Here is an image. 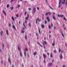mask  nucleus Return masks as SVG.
I'll return each instance as SVG.
<instances>
[{"mask_svg":"<svg viewBox=\"0 0 67 67\" xmlns=\"http://www.w3.org/2000/svg\"><path fill=\"white\" fill-rule=\"evenodd\" d=\"M18 49L19 51H20V47H18Z\"/></svg>","mask_w":67,"mask_h":67,"instance_id":"34","label":"nucleus"},{"mask_svg":"<svg viewBox=\"0 0 67 67\" xmlns=\"http://www.w3.org/2000/svg\"><path fill=\"white\" fill-rule=\"evenodd\" d=\"M65 1H64V2H62V4H65Z\"/></svg>","mask_w":67,"mask_h":67,"instance_id":"33","label":"nucleus"},{"mask_svg":"<svg viewBox=\"0 0 67 67\" xmlns=\"http://www.w3.org/2000/svg\"><path fill=\"white\" fill-rule=\"evenodd\" d=\"M50 57L51 58L53 57V55H52V54H51Z\"/></svg>","mask_w":67,"mask_h":67,"instance_id":"37","label":"nucleus"},{"mask_svg":"<svg viewBox=\"0 0 67 67\" xmlns=\"http://www.w3.org/2000/svg\"><path fill=\"white\" fill-rule=\"evenodd\" d=\"M27 17L26 18H25V20H28V19H29V14H27Z\"/></svg>","mask_w":67,"mask_h":67,"instance_id":"3","label":"nucleus"},{"mask_svg":"<svg viewBox=\"0 0 67 67\" xmlns=\"http://www.w3.org/2000/svg\"><path fill=\"white\" fill-rule=\"evenodd\" d=\"M3 31H1V36H2V34H3Z\"/></svg>","mask_w":67,"mask_h":67,"instance_id":"14","label":"nucleus"},{"mask_svg":"<svg viewBox=\"0 0 67 67\" xmlns=\"http://www.w3.org/2000/svg\"><path fill=\"white\" fill-rule=\"evenodd\" d=\"M62 36L63 37H64V35L63 34H62Z\"/></svg>","mask_w":67,"mask_h":67,"instance_id":"38","label":"nucleus"},{"mask_svg":"<svg viewBox=\"0 0 67 67\" xmlns=\"http://www.w3.org/2000/svg\"><path fill=\"white\" fill-rule=\"evenodd\" d=\"M13 28H14V29H15V30H16V29H15V26H14V25H13Z\"/></svg>","mask_w":67,"mask_h":67,"instance_id":"24","label":"nucleus"},{"mask_svg":"<svg viewBox=\"0 0 67 67\" xmlns=\"http://www.w3.org/2000/svg\"><path fill=\"white\" fill-rule=\"evenodd\" d=\"M16 17H17V18L18 17L19 15H18V14H17L16 15Z\"/></svg>","mask_w":67,"mask_h":67,"instance_id":"55","label":"nucleus"},{"mask_svg":"<svg viewBox=\"0 0 67 67\" xmlns=\"http://www.w3.org/2000/svg\"><path fill=\"white\" fill-rule=\"evenodd\" d=\"M51 36L50 35H49V38H51Z\"/></svg>","mask_w":67,"mask_h":67,"instance_id":"45","label":"nucleus"},{"mask_svg":"<svg viewBox=\"0 0 67 67\" xmlns=\"http://www.w3.org/2000/svg\"><path fill=\"white\" fill-rule=\"evenodd\" d=\"M33 9L34 12V13H35V12H36V8L35 7H34Z\"/></svg>","mask_w":67,"mask_h":67,"instance_id":"2","label":"nucleus"},{"mask_svg":"<svg viewBox=\"0 0 67 67\" xmlns=\"http://www.w3.org/2000/svg\"><path fill=\"white\" fill-rule=\"evenodd\" d=\"M49 7L50 8H51V9H52V10H53V8H52V7H51V6L49 5Z\"/></svg>","mask_w":67,"mask_h":67,"instance_id":"41","label":"nucleus"},{"mask_svg":"<svg viewBox=\"0 0 67 67\" xmlns=\"http://www.w3.org/2000/svg\"><path fill=\"white\" fill-rule=\"evenodd\" d=\"M37 10H39V8H38V7H37Z\"/></svg>","mask_w":67,"mask_h":67,"instance_id":"58","label":"nucleus"},{"mask_svg":"<svg viewBox=\"0 0 67 67\" xmlns=\"http://www.w3.org/2000/svg\"><path fill=\"white\" fill-rule=\"evenodd\" d=\"M52 45L53 46H55V41L54 40H53V42L52 44Z\"/></svg>","mask_w":67,"mask_h":67,"instance_id":"10","label":"nucleus"},{"mask_svg":"<svg viewBox=\"0 0 67 67\" xmlns=\"http://www.w3.org/2000/svg\"><path fill=\"white\" fill-rule=\"evenodd\" d=\"M48 13L49 14V15H51V13L50 12H48Z\"/></svg>","mask_w":67,"mask_h":67,"instance_id":"27","label":"nucleus"},{"mask_svg":"<svg viewBox=\"0 0 67 67\" xmlns=\"http://www.w3.org/2000/svg\"><path fill=\"white\" fill-rule=\"evenodd\" d=\"M21 32L22 33H24L25 31H21Z\"/></svg>","mask_w":67,"mask_h":67,"instance_id":"50","label":"nucleus"},{"mask_svg":"<svg viewBox=\"0 0 67 67\" xmlns=\"http://www.w3.org/2000/svg\"><path fill=\"white\" fill-rule=\"evenodd\" d=\"M19 7H20V5H18V6L17 7H16V8H19Z\"/></svg>","mask_w":67,"mask_h":67,"instance_id":"23","label":"nucleus"},{"mask_svg":"<svg viewBox=\"0 0 67 67\" xmlns=\"http://www.w3.org/2000/svg\"><path fill=\"white\" fill-rule=\"evenodd\" d=\"M9 27H11V24L10 23L9 24Z\"/></svg>","mask_w":67,"mask_h":67,"instance_id":"43","label":"nucleus"},{"mask_svg":"<svg viewBox=\"0 0 67 67\" xmlns=\"http://www.w3.org/2000/svg\"><path fill=\"white\" fill-rule=\"evenodd\" d=\"M47 20H48V22H49L50 21V19H49V18L48 17H47Z\"/></svg>","mask_w":67,"mask_h":67,"instance_id":"4","label":"nucleus"},{"mask_svg":"<svg viewBox=\"0 0 67 67\" xmlns=\"http://www.w3.org/2000/svg\"><path fill=\"white\" fill-rule=\"evenodd\" d=\"M46 3H47L48 2H47V0H46Z\"/></svg>","mask_w":67,"mask_h":67,"instance_id":"63","label":"nucleus"},{"mask_svg":"<svg viewBox=\"0 0 67 67\" xmlns=\"http://www.w3.org/2000/svg\"><path fill=\"white\" fill-rule=\"evenodd\" d=\"M14 1V0H11V1H10L11 3H12V1Z\"/></svg>","mask_w":67,"mask_h":67,"instance_id":"42","label":"nucleus"},{"mask_svg":"<svg viewBox=\"0 0 67 67\" xmlns=\"http://www.w3.org/2000/svg\"><path fill=\"white\" fill-rule=\"evenodd\" d=\"M7 8H8L9 7V4L7 5Z\"/></svg>","mask_w":67,"mask_h":67,"instance_id":"29","label":"nucleus"},{"mask_svg":"<svg viewBox=\"0 0 67 67\" xmlns=\"http://www.w3.org/2000/svg\"><path fill=\"white\" fill-rule=\"evenodd\" d=\"M26 12H25V15H26Z\"/></svg>","mask_w":67,"mask_h":67,"instance_id":"60","label":"nucleus"},{"mask_svg":"<svg viewBox=\"0 0 67 67\" xmlns=\"http://www.w3.org/2000/svg\"><path fill=\"white\" fill-rule=\"evenodd\" d=\"M26 52H24V55L25 56V57H26Z\"/></svg>","mask_w":67,"mask_h":67,"instance_id":"22","label":"nucleus"},{"mask_svg":"<svg viewBox=\"0 0 67 67\" xmlns=\"http://www.w3.org/2000/svg\"><path fill=\"white\" fill-rule=\"evenodd\" d=\"M53 65V63H48L47 66L48 67H51V66H52V65Z\"/></svg>","mask_w":67,"mask_h":67,"instance_id":"1","label":"nucleus"},{"mask_svg":"<svg viewBox=\"0 0 67 67\" xmlns=\"http://www.w3.org/2000/svg\"><path fill=\"white\" fill-rule=\"evenodd\" d=\"M36 53H37V52H35V53H34V56H35V55H36Z\"/></svg>","mask_w":67,"mask_h":67,"instance_id":"16","label":"nucleus"},{"mask_svg":"<svg viewBox=\"0 0 67 67\" xmlns=\"http://www.w3.org/2000/svg\"><path fill=\"white\" fill-rule=\"evenodd\" d=\"M41 21V19H40L39 20V22H40Z\"/></svg>","mask_w":67,"mask_h":67,"instance_id":"59","label":"nucleus"},{"mask_svg":"<svg viewBox=\"0 0 67 67\" xmlns=\"http://www.w3.org/2000/svg\"><path fill=\"white\" fill-rule=\"evenodd\" d=\"M63 19H64V20H65V21H67V19H66L65 18V17H64L63 18Z\"/></svg>","mask_w":67,"mask_h":67,"instance_id":"26","label":"nucleus"},{"mask_svg":"<svg viewBox=\"0 0 67 67\" xmlns=\"http://www.w3.org/2000/svg\"><path fill=\"white\" fill-rule=\"evenodd\" d=\"M8 62L10 63V64H11V61H10V60L9 59V58H8Z\"/></svg>","mask_w":67,"mask_h":67,"instance_id":"12","label":"nucleus"},{"mask_svg":"<svg viewBox=\"0 0 67 67\" xmlns=\"http://www.w3.org/2000/svg\"><path fill=\"white\" fill-rule=\"evenodd\" d=\"M37 43L38 44V45H40V46H41L42 47H43V46H42V45L40 44V43H39L38 42H37Z\"/></svg>","mask_w":67,"mask_h":67,"instance_id":"9","label":"nucleus"},{"mask_svg":"<svg viewBox=\"0 0 67 67\" xmlns=\"http://www.w3.org/2000/svg\"><path fill=\"white\" fill-rule=\"evenodd\" d=\"M58 16L59 17H60V15H58Z\"/></svg>","mask_w":67,"mask_h":67,"instance_id":"62","label":"nucleus"},{"mask_svg":"<svg viewBox=\"0 0 67 67\" xmlns=\"http://www.w3.org/2000/svg\"><path fill=\"white\" fill-rule=\"evenodd\" d=\"M51 26H52V27H53V23H51Z\"/></svg>","mask_w":67,"mask_h":67,"instance_id":"46","label":"nucleus"},{"mask_svg":"<svg viewBox=\"0 0 67 67\" xmlns=\"http://www.w3.org/2000/svg\"><path fill=\"white\" fill-rule=\"evenodd\" d=\"M12 19L13 20V21H14L15 20V19H14V18L13 17V16H12Z\"/></svg>","mask_w":67,"mask_h":67,"instance_id":"13","label":"nucleus"},{"mask_svg":"<svg viewBox=\"0 0 67 67\" xmlns=\"http://www.w3.org/2000/svg\"><path fill=\"white\" fill-rule=\"evenodd\" d=\"M44 44H46V45H47V42H46V41H44Z\"/></svg>","mask_w":67,"mask_h":67,"instance_id":"20","label":"nucleus"},{"mask_svg":"<svg viewBox=\"0 0 67 67\" xmlns=\"http://www.w3.org/2000/svg\"><path fill=\"white\" fill-rule=\"evenodd\" d=\"M25 38L26 41H27V37H26V35H25Z\"/></svg>","mask_w":67,"mask_h":67,"instance_id":"18","label":"nucleus"},{"mask_svg":"<svg viewBox=\"0 0 67 67\" xmlns=\"http://www.w3.org/2000/svg\"><path fill=\"white\" fill-rule=\"evenodd\" d=\"M47 54L48 55H49V53H47Z\"/></svg>","mask_w":67,"mask_h":67,"instance_id":"61","label":"nucleus"},{"mask_svg":"<svg viewBox=\"0 0 67 67\" xmlns=\"http://www.w3.org/2000/svg\"><path fill=\"white\" fill-rule=\"evenodd\" d=\"M6 32L7 35L8 36L9 35V31H8V30H6Z\"/></svg>","mask_w":67,"mask_h":67,"instance_id":"5","label":"nucleus"},{"mask_svg":"<svg viewBox=\"0 0 67 67\" xmlns=\"http://www.w3.org/2000/svg\"><path fill=\"white\" fill-rule=\"evenodd\" d=\"M20 55L21 56V57H22L23 55H22V52H20Z\"/></svg>","mask_w":67,"mask_h":67,"instance_id":"11","label":"nucleus"},{"mask_svg":"<svg viewBox=\"0 0 67 67\" xmlns=\"http://www.w3.org/2000/svg\"><path fill=\"white\" fill-rule=\"evenodd\" d=\"M60 33L62 34H63V31H60Z\"/></svg>","mask_w":67,"mask_h":67,"instance_id":"56","label":"nucleus"},{"mask_svg":"<svg viewBox=\"0 0 67 67\" xmlns=\"http://www.w3.org/2000/svg\"><path fill=\"white\" fill-rule=\"evenodd\" d=\"M44 64H45V63H46V62H45V60H44Z\"/></svg>","mask_w":67,"mask_h":67,"instance_id":"51","label":"nucleus"},{"mask_svg":"<svg viewBox=\"0 0 67 67\" xmlns=\"http://www.w3.org/2000/svg\"><path fill=\"white\" fill-rule=\"evenodd\" d=\"M30 42L29 41L28 42V44L29 46H30Z\"/></svg>","mask_w":67,"mask_h":67,"instance_id":"28","label":"nucleus"},{"mask_svg":"<svg viewBox=\"0 0 67 67\" xmlns=\"http://www.w3.org/2000/svg\"><path fill=\"white\" fill-rule=\"evenodd\" d=\"M63 16H64V15H60V17H63Z\"/></svg>","mask_w":67,"mask_h":67,"instance_id":"44","label":"nucleus"},{"mask_svg":"<svg viewBox=\"0 0 67 67\" xmlns=\"http://www.w3.org/2000/svg\"><path fill=\"white\" fill-rule=\"evenodd\" d=\"M25 51H28V49H27V48H26L25 49Z\"/></svg>","mask_w":67,"mask_h":67,"instance_id":"39","label":"nucleus"},{"mask_svg":"<svg viewBox=\"0 0 67 67\" xmlns=\"http://www.w3.org/2000/svg\"><path fill=\"white\" fill-rule=\"evenodd\" d=\"M53 52H54V53H56V50H55V51H53Z\"/></svg>","mask_w":67,"mask_h":67,"instance_id":"48","label":"nucleus"},{"mask_svg":"<svg viewBox=\"0 0 67 67\" xmlns=\"http://www.w3.org/2000/svg\"><path fill=\"white\" fill-rule=\"evenodd\" d=\"M29 27H31V23H29Z\"/></svg>","mask_w":67,"mask_h":67,"instance_id":"19","label":"nucleus"},{"mask_svg":"<svg viewBox=\"0 0 67 67\" xmlns=\"http://www.w3.org/2000/svg\"><path fill=\"white\" fill-rule=\"evenodd\" d=\"M28 10L29 11H30V10H32V9L31 8H29Z\"/></svg>","mask_w":67,"mask_h":67,"instance_id":"35","label":"nucleus"},{"mask_svg":"<svg viewBox=\"0 0 67 67\" xmlns=\"http://www.w3.org/2000/svg\"><path fill=\"white\" fill-rule=\"evenodd\" d=\"M2 12L3 13H4V14L5 16H7V14H6V13H5V12H4V10Z\"/></svg>","mask_w":67,"mask_h":67,"instance_id":"6","label":"nucleus"},{"mask_svg":"<svg viewBox=\"0 0 67 67\" xmlns=\"http://www.w3.org/2000/svg\"><path fill=\"white\" fill-rule=\"evenodd\" d=\"M60 57L61 58H63V56L62 55V54H61L60 56Z\"/></svg>","mask_w":67,"mask_h":67,"instance_id":"21","label":"nucleus"},{"mask_svg":"<svg viewBox=\"0 0 67 67\" xmlns=\"http://www.w3.org/2000/svg\"><path fill=\"white\" fill-rule=\"evenodd\" d=\"M48 14L47 13H46L45 14L46 15H48Z\"/></svg>","mask_w":67,"mask_h":67,"instance_id":"54","label":"nucleus"},{"mask_svg":"<svg viewBox=\"0 0 67 67\" xmlns=\"http://www.w3.org/2000/svg\"><path fill=\"white\" fill-rule=\"evenodd\" d=\"M61 51V50L60 49H59V53H60V52Z\"/></svg>","mask_w":67,"mask_h":67,"instance_id":"30","label":"nucleus"},{"mask_svg":"<svg viewBox=\"0 0 67 67\" xmlns=\"http://www.w3.org/2000/svg\"><path fill=\"white\" fill-rule=\"evenodd\" d=\"M47 23V21L46 20H45V24H46Z\"/></svg>","mask_w":67,"mask_h":67,"instance_id":"31","label":"nucleus"},{"mask_svg":"<svg viewBox=\"0 0 67 67\" xmlns=\"http://www.w3.org/2000/svg\"><path fill=\"white\" fill-rule=\"evenodd\" d=\"M49 29H51V27L49 25Z\"/></svg>","mask_w":67,"mask_h":67,"instance_id":"40","label":"nucleus"},{"mask_svg":"<svg viewBox=\"0 0 67 67\" xmlns=\"http://www.w3.org/2000/svg\"><path fill=\"white\" fill-rule=\"evenodd\" d=\"M10 9H11V10H12L13 9V7H10Z\"/></svg>","mask_w":67,"mask_h":67,"instance_id":"32","label":"nucleus"},{"mask_svg":"<svg viewBox=\"0 0 67 67\" xmlns=\"http://www.w3.org/2000/svg\"><path fill=\"white\" fill-rule=\"evenodd\" d=\"M61 5H60V2H59V6L58 7V8H60V7Z\"/></svg>","mask_w":67,"mask_h":67,"instance_id":"8","label":"nucleus"},{"mask_svg":"<svg viewBox=\"0 0 67 67\" xmlns=\"http://www.w3.org/2000/svg\"><path fill=\"white\" fill-rule=\"evenodd\" d=\"M39 32L40 34H41V30H39Z\"/></svg>","mask_w":67,"mask_h":67,"instance_id":"49","label":"nucleus"},{"mask_svg":"<svg viewBox=\"0 0 67 67\" xmlns=\"http://www.w3.org/2000/svg\"><path fill=\"white\" fill-rule=\"evenodd\" d=\"M36 35L37 36H38V34H37V33H36Z\"/></svg>","mask_w":67,"mask_h":67,"instance_id":"36","label":"nucleus"},{"mask_svg":"<svg viewBox=\"0 0 67 67\" xmlns=\"http://www.w3.org/2000/svg\"><path fill=\"white\" fill-rule=\"evenodd\" d=\"M65 45L67 48V44L66 43H65Z\"/></svg>","mask_w":67,"mask_h":67,"instance_id":"53","label":"nucleus"},{"mask_svg":"<svg viewBox=\"0 0 67 67\" xmlns=\"http://www.w3.org/2000/svg\"><path fill=\"white\" fill-rule=\"evenodd\" d=\"M36 24H38V23H37V20H36Z\"/></svg>","mask_w":67,"mask_h":67,"instance_id":"47","label":"nucleus"},{"mask_svg":"<svg viewBox=\"0 0 67 67\" xmlns=\"http://www.w3.org/2000/svg\"><path fill=\"white\" fill-rule=\"evenodd\" d=\"M23 25H24V27H25V28H26V26H25V24H24V23H23Z\"/></svg>","mask_w":67,"mask_h":67,"instance_id":"25","label":"nucleus"},{"mask_svg":"<svg viewBox=\"0 0 67 67\" xmlns=\"http://www.w3.org/2000/svg\"><path fill=\"white\" fill-rule=\"evenodd\" d=\"M41 27L42 29H44L45 27V26L44 25H41Z\"/></svg>","mask_w":67,"mask_h":67,"instance_id":"7","label":"nucleus"},{"mask_svg":"<svg viewBox=\"0 0 67 67\" xmlns=\"http://www.w3.org/2000/svg\"><path fill=\"white\" fill-rule=\"evenodd\" d=\"M65 67V65H64L63 66V67Z\"/></svg>","mask_w":67,"mask_h":67,"instance_id":"64","label":"nucleus"},{"mask_svg":"<svg viewBox=\"0 0 67 67\" xmlns=\"http://www.w3.org/2000/svg\"><path fill=\"white\" fill-rule=\"evenodd\" d=\"M43 56L44 58H45V54H43Z\"/></svg>","mask_w":67,"mask_h":67,"instance_id":"15","label":"nucleus"},{"mask_svg":"<svg viewBox=\"0 0 67 67\" xmlns=\"http://www.w3.org/2000/svg\"><path fill=\"white\" fill-rule=\"evenodd\" d=\"M65 4L66 5H67V1H66Z\"/></svg>","mask_w":67,"mask_h":67,"instance_id":"52","label":"nucleus"},{"mask_svg":"<svg viewBox=\"0 0 67 67\" xmlns=\"http://www.w3.org/2000/svg\"><path fill=\"white\" fill-rule=\"evenodd\" d=\"M54 30H55V29H56V27L55 26L54 27Z\"/></svg>","mask_w":67,"mask_h":67,"instance_id":"57","label":"nucleus"},{"mask_svg":"<svg viewBox=\"0 0 67 67\" xmlns=\"http://www.w3.org/2000/svg\"><path fill=\"white\" fill-rule=\"evenodd\" d=\"M53 19H54L55 20H56V18H55V16H53Z\"/></svg>","mask_w":67,"mask_h":67,"instance_id":"17","label":"nucleus"}]
</instances>
